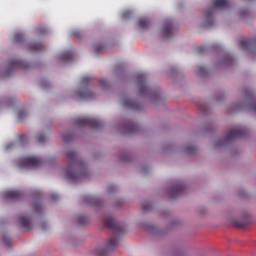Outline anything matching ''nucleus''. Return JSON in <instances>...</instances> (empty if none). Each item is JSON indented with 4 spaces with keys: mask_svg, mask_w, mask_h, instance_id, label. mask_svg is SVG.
<instances>
[{
    "mask_svg": "<svg viewBox=\"0 0 256 256\" xmlns=\"http://www.w3.org/2000/svg\"><path fill=\"white\" fill-rule=\"evenodd\" d=\"M215 9H229V0H214Z\"/></svg>",
    "mask_w": 256,
    "mask_h": 256,
    "instance_id": "obj_14",
    "label": "nucleus"
},
{
    "mask_svg": "<svg viewBox=\"0 0 256 256\" xmlns=\"http://www.w3.org/2000/svg\"><path fill=\"white\" fill-rule=\"evenodd\" d=\"M137 81L139 85L140 95H143V93H148L149 88L147 87V84H145V81H147V77L145 76L144 73L137 75Z\"/></svg>",
    "mask_w": 256,
    "mask_h": 256,
    "instance_id": "obj_7",
    "label": "nucleus"
},
{
    "mask_svg": "<svg viewBox=\"0 0 256 256\" xmlns=\"http://www.w3.org/2000/svg\"><path fill=\"white\" fill-rule=\"evenodd\" d=\"M71 134H62V138L65 141V143H69L71 141Z\"/></svg>",
    "mask_w": 256,
    "mask_h": 256,
    "instance_id": "obj_29",
    "label": "nucleus"
},
{
    "mask_svg": "<svg viewBox=\"0 0 256 256\" xmlns=\"http://www.w3.org/2000/svg\"><path fill=\"white\" fill-rule=\"evenodd\" d=\"M103 223L108 229H112L115 235L107 242L106 248L109 250L115 249L119 245V235L125 233V228L111 216L104 218Z\"/></svg>",
    "mask_w": 256,
    "mask_h": 256,
    "instance_id": "obj_2",
    "label": "nucleus"
},
{
    "mask_svg": "<svg viewBox=\"0 0 256 256\" xmlns=\"http://www.w3.org/2000/svg\"><path fill=\"white\" fill-rule=\"evenodd\" d=\"M131 15H132V12L130 10H126L123 12L122 17L123 19H129Z\"/></svg>",
    "mask_w": 256,
    "mask_h": 256,
    "instance_id": "obj_28",
    "label": "nucleus"
},
{
    "mask_svg": "<svg viewBox=\"0 0 256 256\" xmlns=\"http://www.w3.org/2000/svg\"><path fill=\"white\" fill-rule=\"evenodd\" d=\"M44 47L43 44L39 43V42H34L32 44H30L29 46V50L33 51L35 53L39 52V51H43Z\"/></svg>",
    "mask_w": 256,
    "mask_h": 256,
    "instance_id": "obj_19",
    "label": "nucleus"
},
{
    "mask_svg": "<svg viewBox=\"0 0 256 256\" xmlns=\"http://www.w3.org/2000/svg\"><path fill=\"white\" fill-rule=\"evenodd\" d=\"M204 25H205V27H212V25H213V11L209 10L206 13V23Z\"/></svg>",
    "mask_w": 256,
    "mask_h": 256,
    "instance_id": "obj_21",
    "label": "nucleus"
},
{
    "mask_svg": "<svg viewBox=\"0 0 256 256\" xmlns=\"http://www.w3.org/2000/svg\"><path fill=\"white\" fill-rule=\"evenodd\" d=\"M24 117H27V113H25V112H23V111H20L19 113H18V119H23Z\"/></svg>",
    "mask_w": 256,
    "mask_h": 256,
    "instance_id": "obj_34",
    "label": "nucleus"
},
{
    "mask_svg": "<svg viewBox=\"0 0 256 256\" xmlns=\"http://www.w3.org/2000/svg\"><path fill=\"white\" fill-rule=\"evenodd\" d=\"M2 241L6 247H11V238L7 236H3Z\"/></svg>",
    "mask_w": 256,
    "mask_h": 256,
    "instance_id": "obj_23",
    "label": "nucleus"
},
{
    "mask_svg": "<svg viewBox=\"0 0 256 256\" xmlns=\"http://www.w3.org/2000/svg\"><path fill=\"white\" fill-rule=\"evenodd\" d=\"M25 39V36L23 35V33L21 32H17L15 35H14V41L16 43H22V41Z\"/></svg>",
    "mask_w": 256,
    "mask_h": 256,
    "instance_id": "obj_22",
    "label": "nucleus"
},
{
    "mask_svg": "<svg viewBox=\"0 0 256 256\" xmlns=\"http://www.w3.org/2000/svg\"><path fill=\"white\" fill-rule=\"evenodd\" d=\"M51 199H52V201H57V199H59V195H57V194H52V195H51Z\"/></svg>",
    "mask_w": 256,
    "mask_h": 256,
    "instance_id": "obj_38",
    "label": "nucleus"
},
{
    "mask_svg": "<svg viewBox=\"0 0 256 256\" xmlns=\"http://www.w3.org/2000/svg\"><path fill=\"white\" fill-rule=\"evenodd\" d=\"M85 203L87 205H99V203H101V200L93 196H87L85 197Z\"/></svg>",
    "mask_w": 256,
    "mask_h": 256,
    "instance_id": "obj_20",
    "label": "nucleus"
},
{
    "mask_svg": "<svg viewBox=\"0 0 256 256\" xmlns=\"http://www.w3.org/2000/svg\"><path fill=\"white\" fill-rule=\"evenodd\" d=\"M19 223L21 227H24V229H31V220L28 217L21 216L19 218Z\"/></svg>",
    "mask_w": 256,
    "mask_h": 256,
    "instance_id": "obj_15",
    "label": "nucleus"
},
{
    "mask_svg": "<svg viewBox=\"0 0 256 256\" xmlns=\"http://www.w3.org/2000/svg\"><path fill=\"white\" fill-rule=\"evenodd\" d=\"M26 137H27L26 135L20 136V141H23V139H25Z\"/></svg>",
    "mask_w": 256,
    "mask_h": 256,
    "instance_id": "obj_42",
    "label": "nucleus"
},
{
    "mask_svg": "<svg viewBox=\"0 0 256 256\" xmlns=\"http://www.w3.org/2000/svg\"><path fill=\"white\" fill-rule=\"evenodd\" d=\"M162 35L165 39H169L175 35V27L172 22H165L162 28Z\"/></svg>",
    "mask_w": 256,
    "mask_h": 256,
    "instance_id": "obj_6",
    "label": "nucleus"
},
{
    "mask_svg": "<svg viewBox=\"0 0 256 256\" xmlns=\"http://www.w3.org/2000/svg\"><path fill=\"white\" fill-rule=\"evenodd\" d=\"M66 157L70 160V165L65 169V175L69 181H81L89 175V171L85 168V163L79 159L77 152L68 151Z\"/></svg>",
    "mask_w": 256,
    "mask_h": 256,
    "instance_id": "obj_1",
    "label": "nucleus"
},
{
    "mask_svg": "<svg viewBox=\"0 0 256 256\" xmlns=\"http://www.w3.org/2000/svg\"><path fill=\"white\" fill-rule=\"evenodd\" d=\"M45 141H47V136H45V134H40L38 136V143H45Z\"/></svg>",
    "mask_w": 256,
    "mask_h": 256,
    "instance_id": "obj_26",
    "label": "nucleus"
},
{
    "mask_svg": "<svg viewBox=\"0 0 256 256\" xmlns=\"http://www.w3.org/2000/svg\"><path fill=\"white\" fill-rule=\"evenodd\" d=\"M89 81H91V78L89 76H85L81 80V85L85 86V85H87V83H89Z\"/></svg>",
    "mask_w": 256,
    "mask_h": 256,
    "instance_id": "obj_25",
    "label": "nucleus"
},
{
    "mask_svg": "<svg viewBox=\"0 0 256 256\" xmlns=\"http://www.w3.org/2000/svg\"><path fill=\"white\" fill-rule=\"evenodd\" d=\"M252 45H256V39L242 38L240 40V47L242 49H249Z\"/></svg>",
    "mask_w": 256,
    "mask_h": 256,
    "instance_id": "obj_13",
    "label": "nucleus"
},
{
    "mask_svg": "<svg viewBox=\"0 0 256 256\" xmlns=\"http://www.w3.org/2000/svg\"><path fill=\"white\" fill-rule=\"evenodd\" d=\"M101 49H103V45L95 46V48H94L95 53H99V51H101Z\"/></svg>",
    "mask_w": 256,
    "mask_h": 256,
    "instance_id": "obj_37",
    "label": "nucleus"
},
{
    "mask_svg": "<svg viewBox=\"0 0 256 256\" xmlns=\"http://www.w3.org/2000/svg\"><path fill=\"white\" fill-rule=\"evenodd\" d=\"M78 127H91L92 129H101V121L95 118H78L75 120Z\"/></svg>",
    "mask_w": 256,
    "mask_h": 256,
    "instance_id": "obj_4",
    "label": "nucleus"
},
{
    "mask_svg": "<svg viewBox=\"0 0 256 256\" xmlns=\"http://www.w3.org/2000/svg\"><path fill=\"white\" fill-rule=\"evenodd\" d=\"M251 107H252V109L256 112V102H253V103L251 104Z\"/></svg>",
    "mask_w": 256,
    "mask_h": 256,
    "instance_id": "obj_41",
    "label": "nucleus"
},
{
    "mask_svg": "<svg viewBox=\"0 0 256 256\" xmlns=\"http://www.w3.org/2000/svg\"><path fill=\"white\" fill-rule=\"evenodd\" d=\"M207 48L205 46H200L196 49L197 53H205Z\"/></svg>",
    "mask_w": 256,
    "mask_h": 256,
    "instance_id": "obj_33",
    "label": "nucleus"
},
{
    "mask_svg": "<svg viewBox=\"0 0 256 256\" xmlns=\"http://www.w3.org/2000/svg\"><path fill=\"white\" fill-rule=\"evenodd\" d=\"M34 210L36 211V213H41V204H36L34 206Z\"/></svg>",
    "mask_w": 256,
    "mask_h": 256,
    "instance_id": "obj_35",
    "label": "nucleus"
},
{
    "mask_svg": "<svg viewBox=\"0 0 256 256\" xmlns=\"http://www.w3.org/2000/svg\"><path fill=\"white\" fill-rule=\"evenodd\" d=\"M72 35L74 37H78V39H81V37H82L81 31H79V30L72 32Z\"/></svg>",
    "mask_w": 256,
    "mask_h": 256,
    "instance_id": "obj_30",
    "label": "nucleus"
},
{
    "mask_svg": "<svg viewBox=\"0 0 256 256\" xmlns=\"http://www.w3.org/2000/svg\"><path fill=\"white\" fill-rule=\"evenodd\" d=\"M60 59H61V61H65L66 63L73 61V52H71V51L63 52L60 55Z\"/></svg>",
    "mask_w": 256,
    "mask_h": 256,
    "instance_id": "obj_17",
    "label": "nucleus"
},
{
    "mask_svg": "<svg viewBox=\"0 0 256 256\" xmlns=\"http://www.w3.org/2000/svg\"><path fill=\"white\" fill-rule=\"evenodd\" d=\"M115 189H116L115 185H110V186H108V188H107V190H108L109 193H113V191H115Z\"/></svg>",
    "mask_w": 256,
    "mask_h": 256,
    "instance_id": "obj_36",
    "label": "nucleus"
},
{
    "mask_svg": "<svg viewBox=\"0 0 256 256\" xmlns=\"http://www.w3.org/2000/svg\"><path fill=\"white\" fill-rule=\"evenodd\" d=\"M100 85H101V87H108L109 86V83L107 82V80H105V79H102V80H100Z\"/></svg>",
    "mask_w": 256,
    "mask_h": 256,
    "instance_id": "obj_31",
    "label": "nucleus"
},
{
    "mask_svg": "<svg viewBox=\"0 0 256 256\" xmlns=\"http://www.w3.org/2000/svg\"><path fill=\"white\" fill-rule=\"evenodd\" d=\"M150 25L151 22L147 18H141L138 20V27H140V29H149Z\"/></svg>",
    "mask_w": 256,
    "mask_h": 256,
    "instance_id": "obj_18",
    "label": "nucleus"
},
{
    "mask_svg": "<svg viewBox=\"0 0 256 256\" xmlns=\"http://www.w3.org/2000/svg\"><path fill=\"white\" fill-rule=\"evenodd\" d=\"M123 106L127 107V109H139V103L129 98L123 100Z\"/></svg>",
    "mask_w": 256,
    "mask_h": 256,
    "instance_id": "obj_12",
    "label": "nucleus"
},
{
    "mask_svg": "<svg viewBox=\"0 0 256 256\" xmlns=\"http://www.w3.org/2000/svg\"><path fill=\"white\" fill-rule=\"evenodd\" d=\"M19 167H41L43 165V160L37 156H30L21 158L18 161Z\"/></svg>",
    "mask_w": 256,
    "mask_h": 256,
    "instance_id": "obj_3",
    "label": "nucleus"
},
{
    "mask_svg": "<svg viewBox=\"0 0 256 256\" xmlns=\"http://www.w3.org/2000/svg\"><path fill=\"white\" fill-rule=\"evenodd\" d=\"M185 191V186L183 184H176L170 188V197L171 199H176V197H180L183 195Z\"/></svg>",
    "mask_w": 256,
    "mask_h": 256,
    "instance_id": "obj_8",
    "label": "nucleus"
},
{
    "mask_svg": "<svg viewBox=\"0 0 256 256\" xmlns=\"http://www.w3.org/2000/svg\"><path fill=\"white\" fill-rule=\"evenodd\" d=\"M77 95L79 99H84V101H89L95 97V95L92 92L87 91L86 88L78 90Z\"/></svg>",
    "mask_w": 256,
    "mask_h": 256,
    "instance_id": "obj_10",
    "label": "nucleus"
},
{
    "mask_svg": "<svg viewBox=\"0 0 256 256\" xmlns=\"http://www.w3.org/2000/svg\"><path fill=\"white\" fill-rule=\"evenodd\" d=\"M142 209L143 211H149V209H151V204H142Z\"/></svg>",
    "mask_w": 256,
    "mask_h": 256,
    "instance_id": "obj_32",
    "label": "nucleus"
},
{
    "mask_svg": "<svg viewBox=\"0 0 256 256\" xmlns=\"http://www.w3.org/2000/svg\"><path fill=\"white\" fill-rule=\"evenodd\" d=\"M137 131H139V125H137V123H135V122H130L126 126V133H128V134L137 133Z\"/></svg>",
    "mask_w": 256,
    "mask_h": 256,
    "instance_id": "obj_16",
    "label": "nucleus"
},
{
    "mask_svg": "<svg viewBox=\"0 0 256 256\" xmlns=\"http://www.w3.org/2000/svg\"><path fill=\"white\" fill-rule=\"evenodd\" d=\"M87 223V217L85 216H80L78 218V225H85Z\"/></svg>",
    "mask_w": 256,
    "mask_h": 256,
    "instance_id": "obj_24",
    "label": "nucleus"
},
{
    "mask_svg": "<svg viewBox=\"0 0 256 256\" xmlns=\"http://www.w3.org/2000/svg\"><path fill=\"white\" fill-rule=\"evenodd\" d=\"M9 70L13 71L15 69H27V63L23 60H10L8 64Z\"/></svg>",
    "mask_w": 256,
    "mask_h": 256,
    "instance_id": "obj_9",
    "label": "nucleus"
},
{
    "mask_svg": "<svg viewBox=\"0 0 256 256\" xmlns=\"http://www.w3.org/2000/svg\"><path fill=\"white\" fill-rule=\"evenodd\" d=\"M195 151H197V148L195 146H188L186 147V153H195Z\"/></svg>",
    "mask_w": 256,
    "mask_h": 256,
    "instance_id": "obj_27",
    "label": "nucleus"
},
{
    "mask_svg": "<svg viewBox=\"0 0 256 256\" xmlns=\"http://www.w3.org/2000/svg\"><path fill=\"white\" fill-rule=\"evenodd\" d=\"M21 195L23 194L19 190H8L4 194L6 199H12V201H17V199H21Z\"/></svg>",
    "mask_w": 256,
    "mask_h": 256,
    "instance_id": "obj_11",
    "label": "nucleus"
},
{
    "mask_svg": "<svg viewBox=\"0 0 256 256\" xmlns=\"http://www.w3.org/2000/svg\"><path fill=\"white\" fill-rule=\"evenodd\" d=\"M243 137H245V131L230 130L225 138L218 140L217 145H227L229 141H234V139H243Z\"/></svg>",
    "mask_w": 256,
    "mask_h": 256,
    "instance_id": "obj_5",
    "label": "nucleus"
},
{
    "mask_svg": "<svg viewBox=\"0 0 256 256\" xmlns=\"http://www.w3.org/2000/svg\"><path fill=\"white\" fill-rule=\"evenodd\" d=\"M40 33H45V31H43V30H40Z\"/></svg>",
    "mask_w": 256,
    "mask_h": 256,
    "instance_id": "obj_43",
    "label": "nucleus"
},
{
    "mask_svg": "<svg viewBox=\"0 0 256 256\" xmlns=\"http://www.w3.org/2000/svg\"><path fill=\"white\" fill-rule=\"evenodd\" d=\"M199 73H205V66L199 67Z\"/></svg>",
    "mask_w": 256,
    "mask_h": 256,
    "instance_id": "obj_39",
    "label": "nucleus"
},
{
    "mask_svg": "<svg viewBox=\"0 0 256 256\" xmlns=\"http://www.w3.org/2000/svg\"><path fill=\"white\" fill-rule=\"evenodd\" d=\"M235 226H236V227H245V223L239 224V223L236 222V223H235Z\"/></svg>",
    "mask_w": 256,
    "mask_h": 256,
    "instance_id": "obj_40",
    "label": "nucleus"
}]
</instances>
